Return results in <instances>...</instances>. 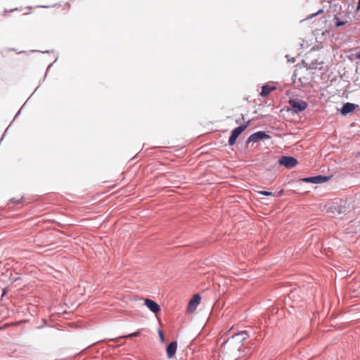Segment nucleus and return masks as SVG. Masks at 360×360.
I'll return each instance as SVG.
<instances>
[{
    "label": "nucleus",
    "mask_w": 360,
    "mask_h": 360,
    "mask_svg": "<svg viewBox=\"0 0 360 360\" xmlns=\"http://www.w3.org/2000/svg\"><path fill=\"white\" fill-rule=\"evenodd\" d=\"M246 335L247 334L245 332H242L232 335L224 342V349H229L233 347L234 349L240 350L243 345V341L246 339Z\"/></svg>",
    "instance_id": "f257e3e1"
},
{
    "label": "nucleus",
    "mask_w": 360,
    "mask_h": 360,
    "mask_svg": "<svg viewBox=\"0 0 360 360\" xmlns=\"http://www.w3.org/2000/svg\"><path fill=\"white\" fill-rule=\"evenodd\" d=\"M250 123V120H248L245 124L236 127L232 131L231 135L229 139V144L230 146H233L236 143V141L239 136V135L247 129Z\"/></svg>",
    "instance_id": "f03ea898"
},
{
    "label": "nucleus",
    "mask_w": 360,
    "mask_h": 360,
    "mask_svg": "<svg viewBox=\"0 0 360 360\" xmlns=\"http://www.w3.org/2000/svg\"><path fill=\"white\" fill-rule=\"evenodd\" d=\"M289 105L291 109L296 113L304 111L307 107V103L305 101L296 99L290 100Z\"/></svg>",
    "instance_id": "7ed1b4c3"
},
{
    "label": "nucleus",
    "mask_w": 360,
    "mask_h": 360,
    "mask_svg": "<svg viewBox=\"0 0 360 360\" xmlns=\"http://www.w3.org/2000/svg\"><path fill=\"white\" fill-rule=\"evenodd\" d=\"M201 297L199 294H195L191 300L188 302L187 307V312L189 314L193 313L198 304L200 303Z\"/></svg>",
    "instance_id": "20e7f679"
},
{
    "label": "nucleus",
    "mask_w": 360,
    "mask_h": 360,
    "mask_svg": "<svg viewBox=\"0 0 360 360\" xmlns=\"http://www.w3.org/2000/svg\"><path fill=\"white\" fill-rule=\"evenodd\" d=\"M279 163L287 168H292L297 164V160L293 157L283 156L279 159Z\"/></svg>",
    "instance_id": "39448f33"
},
{
    "label": "nucleus",
    "mask_w": 360,
    "mask_h": 360,
    "mask_svg": "<svg viewBox=\"0 0 360 360\" xmlns=\"http://www.w3.org/2000/svg\"><path fill=\"white\" fill-rule=\"evenodd\" d=\"M145 305L155 314L160 311V305L150 299L147 298L145 300Z\"/></svg>",
    "instance_id": "423d86ee"
},
{
    "label": "nucleus",
    "mask_w": 360,
    "mask_h": 360,
    "mask_svg": "<svg viewBox=\"0 0 360 360\" xmlns=\"http://www.w3.org/2000/svg\"><path fill=\"white\" fill-rule=\"evenodd\" d=\"M269 135L265 134L264 131H258L256 132L248 138V142H257L259 140L269 138Z\"/></svg>",
    "instance_id": "0eeeda50"
},
{
    "label": "nucleus",
    "mask_w": 360,
    "mask_h": 360,
    "mask_svg": "<svg viewBox=\"0 0 360 360\" xmlns=\"http://www.w3.org/2000/svg\"><path fill=\"white\" fill-rule=\"evenodd\" d=\"M328 179V178L327 176L319 175L313 177L305 178L304 179V181L313 184H320L326 182Z\"/></svg>",
    "instance_id": "6e6552de"
},
{
    "label": "nucleus",
    "mask_w": 360,
    "mask_h": 360,
    "mask_svg": "<svg viewBox=\"0 0 360 360\" xmlns=\"http://www.w3.org/2000/svg\"><path fill=\"white\" fill-rule=\"evenodd\" d=\"M342 202H341L340 204L338 203H333L330 207L329 210L332 212H337L338 214L345 212L346 211V206L345 203L344 202V205H342Z\"/></svg>",
    "instance_id": "1a4fd4ad"
},
{
    "label": "nucleus",
    "mask_w": 360,
    "mask_h": 360,
    "mask_svg": "<svg viewBox=\"0 0 360 360\" xmlns=\"http://www.w3.org/2000/svg\"><path fill=\"white\" fill-rule=\"evenodd\" d=\"M177 348V342H172L167 347V355L169 359L174 356Z\"/></svg>",
    "instance_id": "9d476101"
},
{
    "label": "nucleus",
    "mask_w": 360,
    "mask_h": 360,
    "mask_svg": "<svg viewBox=\"0 0 360 360\" xmlns=\"http://www.w3.org/2000/svg\"><path fill=\"white\" fill-rule=\"evenodd\" d=\"M356 106L357 105H356L353 103H346L345 104H344V105L342 106V108L341 109V113L342 115H347L348 113H350L355 110Z\"/></svg>",
    "instance_id": "9b49d317"
},
{
    "label": "nucleus",
    "mask_w": 360,
    "mask_h": 360,
    "mask_svg": "<svg viewBox=\"0 0 360 360\" xmlns=\"http://www.w3.org/2000/svg\"><path fill=\"white\" fill-rule=\"evenodd\" d=\"M274 89L275 87H271L269 85H264L262 87V91L260 93V95L262 97H266L271 93V91H272Z\"/></svg>",
    "instance_id": "f8f14e48"
},
{
    "label": "nucleus",
    "mask_w": 360,
    "mask_h": 360,
    "mask_svg": "<svg viewBox=\"0 0 360 360\" xmlns=\"http://www.w3.org/2000/svg\"><path fill=\"white\" fill-rule=\"evenodd\" d=\"M139 335H140V332L139 331H136V332L131 333V334H129L128 335L122 336V338H133V337H138Z\"/></svg>",
    "instance_id": "ddd939ff"
},
{
    "label": "nucleus",
    "mask_w": 360,
    "mask_h": 360,
    "mask_svg": "<svg viewBox=\"0 0 360 360\" xmlns=\"http://www.w3.org/2000/svg\"><path fill=\"white\" fill-rule=\"evenodd\" d=\"M334 20H336V26L337 27H340V26L344 25L345 24V22L340 21L338 18H335Z\"/></svg>",
    "instance_id": "4468645a"
},
{
    "label": "nucleus",
    "mask_w": 360,
    "mask_h": 360,
    "mask_svg": "<svg viewBox=\"0 0 360 360\" xmlns=\"http://www.w3.org/2000/svg\"><path fill=\"white\" fill-rule=\"evenodd\" d=\"M259 193L262 195H266V196H273L274 195V194L271 192L265 191H259Z\"/></svg>",
    "instance_id": "2eb2a0df"
},
{
    "label": "nucleus",
    "mask_w": 360,
    "mask_h": 360,
    "mask_svg": "<svg viewBox=\"0 0 360 360\" xmlns=\"http://www.w3.org/2000/svg\"><path fill=\"white\" fill-rule=\"evenodd\" d=\"M323 11L322 9H321V10H319V11H317L316 13L312 14V15H311V17H313V16H315V15H319V14H320V13H323Z\"/></svg>",
    "instance_id": "dca6fc26"
},
{
    "label": "nucleus",
    "mask_w": 360,
    "mask_h": 360,
    "mask_svg": "<svg viewBox=\"0 0 360 360\" xmlns=\"http://www.w3.org/2000/svg\"><path fill=\"white\" fill-rule=\"evenodd\" d=\"M159 335H160V339L162 340V341H164V335H163L162 331L159 330Z\"/></svg>",
    "instance_id": "f3484780"
},
{
    "label": "nucleus",
    "mask_w": 360,
    "mask_h": 360,
    "mask_svg": "<svg viewBox=\"0 0 360 360\" xmlns=\"http://www.w3.org/2000/svg\"><path fill=\"white\" fill-rule=\"evenodd\" d=\"M356 58L360 59V52L356 54Z\"/></svg>",
    "instance_id": "a211bd4d"
},
{
    "label": "nucleus",
    "mask_w": 360,
    "mask_h": 360,
    "mask_svg": "<svg viewBox=\"0 0 360 360\" xmlns=\"http://www.w3.org/2000/svg\"><path fill=\"white\" fill-rule=\"evenodd\" d=\"M282 193H283V191H279V192H278V196H281V194H282Z\"/></svg>",
    "instance_id": "6ab92c4d"
},
{
    "label": "nucleus",
    "mask_w": 360,
    "mask_h": 360,
    "mask_svg": "<svg viewBox=\"0 0 360 360\" xmlns=\"http://www.w3.org/2000/svg\"><path fill=\"white\" fill-rule=\"evenodd\" d=\"M360 8V0H359L358 10Z\"/></svg>",
    "instance_id": "aec40b11"
}]
</instances>
